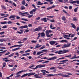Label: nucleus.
Returning a JSON list of instances; mask_svg holds the SVG:
<instances>
[{
	"instance_id": "51",
	"label": "nucleus",
	"mask_w": 79,
	"mask_h": 79,
	"mask_svg": "<svg viewBox=\"0 0 79 79\" xmlns=\"http://www.w3.org/2000/svg\"><path fill=\"white\" fill-rule=\"evenodd\" d=\"M16 76V77H19L20 76V75L19 74H17Z\"/></svg>"
},
{
	"instance_id": "38",
	"label": "nucleus",
	"mask_w": 79,
	"mask_h": 79,
	"mask_svg": "<svg viewBox=\"0 0 79 79\" xmlns=\"http://www.w3.org/2000/svg\"><path fill=\"white\" fill-rule=\"evenodd\" d=\"M37 42V40H36V41L32 40V41H31V42L32 43H33L34 44V43H35L36 42Z\"/></svg>"
},
{
	"instance_id": "55",
	"label": "nucleus",
	"mask_w": 79,
	"mask_h": 79,
	"mask_svg": "<svg viewBox=\"0 0 79 79\" xmlns=\"http://www.w3.org/2000/svg\"><path fill=\"white\" fill-rule=\"evenodd\" d=\"M44 60H40L38 61L37 63H40V62H42V61H44Z\"/></svg>"
},
{
	"instance_id": "4",
	"label": "nucleus",
	"mask_w": 79,
	"mask_h": 79,
	"mask_svg": "<svg viewBox=\"0 0 79 79\" xmlns=\"http://www.w3.org/2000/svg\"><path fill=\"white\" fill-rule=\"evenodd\" d=\"M42 29V27H39L35 29L34 31H40V30H41Z\"/></svg>"
},
{
	"instance_id": "18",
	"label": "nucleus",
	"mask_w": 79,
	"mask_h": 79,
	"mask_svg": "<svg viewBox=\"0 0 79 79\" xmlns=\"http://www.w3.org/2000/svg\"><path fill=\"white\" fill-rule=\"evenodd\" d=\"M14 53H12V54H11L10 55H9L8 56V58H9L10 57H11V56H13V55H14Z\"/></svg>"
},
{
	"instance_id": "10",
	"label": "nucleus",
	"mask_w": 79,
	"mask_h": 79,
	"mask_svg": "<svg viewBox=\"0 0 79 79\" xmlns=\"http://www.w3.org/2000/svg\"><path fill=\"white\" fill-rule=\"evenodd\" d=\"M35 74V73H28V76H32V75H34Z\"/></svg>"
},
{
	"instance_id": "23",
	"label": "nucleus",
	"mask_w": 79,
	"mask_h": 79,
	"mask_svg": "<svg viewBox=\"0 0 79 79\" xmlns=\"http://www.w3.org/2000/svg\"><path fill=\"white\" fill-rule=\"evenodd\" d=\"M22 5H25L26 4V2H25V0H23L22 2Z\"/></svg>"
},
{
	"instance_id": "48",
	"label": "nucleus",
	"mask_w": 79,
	"mask_h": 79,
	"mask_svg": "<svg viewBox=\"0 0 79 79\" xmlns=\"http://www.w3.org/2000/svg\"><path fill=\"white\" fill-rule=\"evenodd\" d=\"M1 24H7V22H1Z\"/></svg>"
},
{
	"instance_id": "62",
	"label": "nucleus",
	"mask_w": 79,
	"mask_h": 79,
	"mask_svg": "<svg viewBox=\"0 0 79 79\" xmlns=\"http://www.w3.org/2000/svg\"><path fill=\"white\" fill-rule=\"evenodd\" d=\"M48 76H53V75L52 74H49L48 75Z\"/></svg>"
},
{
	"instance_id": "14",
	"label": "nucleus",
	"mask_w": 79,
	"mask_h": 79,
	"mask_svg": "<svg viewBox=\"0 0 79 79\" xmlns=\"http://www.w3.org/2000/svg\"><path fill=\"white\" fill-rule=\"evenodd\" d=\"M46 18H44L43 19H41L42 20H43V21L44 22H47V20L46 19Z\"/></svg>"
},
{
	"instance_id": "26",
	"label": "nucleus",
	"mask_w": 79,
	"mask_h": 79,
	"mask_svg": "<svg viewBox=\"0 0 79 79\" xmlns=\"http://www.w3.org/2000/svg\"><path fill=\"white\" fill-rule=\"evenodd\" d=\"M68 47L67 46V44H64L63 46H62V48H66Z\"/></svg>"
},
{
	"instance_id": "39",
	"label": "nucleus",
	"mask_w": 79,
	"mask_h": 79,
	"mask_svg": "<svg viewBox=\"0 0 79 79\" xmlns=\"http://www.w3.org/2000/svg\"><path fill=\"white\" fill-rule=\"evenodd\" d=\"M22 20L23 21H28V20L27 19H25L24 18H22Z\"/></svg>"
},
{
	"instance_id": "32",
	"label": "nucleus",
	"mask_w": 79,
	"mask_h": 79,
	"mask_svg": "<svg viewBox=\"0 0 79 79\" xmlns=\"http://www.w3.org/2000/svg\"><path fill=\"white\" fill-rule=\"evenodd\" d=\"M23 42H25L26 40H27V38H24L23 39Z\"/></svg>"
},
{
	"instance_id": "8",
	"label": "nucleus",
	"mask_w": 79,
	"mask_h": 79,
	"mask_svg": "<svg viewBox=\"0 0 79 79\" xmlns=\"http://www.w3.org/2000/svg\"><path fill=\"white\" fill-rule=\"evenodd\" d=\"M55 6L53 5L52 7H49L48 8H47V10H50L52 9V8H55Z\"/></svg>"
},
{
	"instance_id": "45",
	"label": "nucleus",
	"mask_w": 79,
	"mask_h": 79,
	"mask_svg": "<svg viewBox=\"0 0 79 79\" xmlns=\"http://www.w3.org/2000/svg\"><path fill=\"white\" fill-rule=\"evenodd\" d=\"M10 52H9L7 53H6L5 54V56H6V55H10Z\"/></svg>"
},
{
	"instance_id": "46",
	"label": "nucleus",
	"mask_w": 79,
	"mask_h": 79,
	"mask_svg": "<svg viewBox=\"0 0 79 79\" xmlns=\"http://www.w3.org/2000/svg\"><path fill=\"white\" fill-rule=\"evenodd\" d=\"M8 59V57H5L2 58V60H3V61H5V60H7V59Z\"/></svg>"
},
{
	"instance_id": "61",
	"label": "nucleus",
	"mask_w": 79,
	"mask_h": 79,
	"mask_svg": "<svg viewBox=\"0 0 79 79\" xmlns=\"http://www.w3.org/2000/svg\"><path fill=\"white\" fill-rule=\"evenodd\" d=\"M23 73V71H21L17 73V74H20V73Z\"/></svg>"
},
{
	"instance_id": "44",
	"label": "nucleus",
	"mask_w": 79,
	"mask_h": 79,
	"mask_svg": "<svg viewBox=\"0 0 79 79\" xmlns=\"http://www.w3.org/2000/svg\"><path fill=\"white\" fill-rule=\"evenodd\" d=\"M15 55H16L17 56H19V55L18 52H16L15 54Z\"/></svg>"
},
{
	"instance_id": "13",
	"label": "nucleus",
	"mask_w": 79,
	"mask_h": 79,
	"mask_svg": "<svg viewBox=\"0 0 79 79\" xmlns=\"http://www.w3.org/2000/svg\"><path fill=\"white\" fill-rule=\"evenodd\" d=\"M16 16H15V15H11L10 16V17L9 18V19H11V18H13V19H15V17Z\"/></svg>"
},
{
	"instance_id": "33",
	"label": "nucleus",
	"mask_w": 79,
	"mask_h": 79,
	"mask_svg": "<svg viewBox=\"0 0 79 79\" xmlns=\"http://www.w3.org/2000/svg\"><path fill=\"white\" fill-rule=\"evenodd\" d=\"M45 46L44 45L43 46H42L40 49V50H42V49H43V48H45Z\"/></svg>"
},
{
	"instance_id": "41",
	"label": "nucleus",
	"mask_w": 79,
	"mask_h": 79,
	"mask_svg": "<svg viewBox=\"0 0 79 79\" xmlns=\"http://www.w3.org/2000/svg\"><path fill=\"white\" fill-rule=\"evenodd\" d=\"M1 6L2 8H3V9H6V7L5 6H3L2 5Z\"/></svg>"
},
{
	"instance_id": "17",
	"label": "nucleus",
	"mask_w": 79,
	"mask_h": 79,
	"mask_svg": "<svg viewBox=\"0 0 79 79\" xmlns=\"http://www.w3.org/2000/svg\"><path fill=\"white\" fill-rule=\"evenodd\" d=\"M62 77H69V76L67 75H63Z\"/></svg>"
},
{
	"instance_id": "54",
	"label": "nucleus",
	"mask_w": 79,
	"mask_h": 79,
	"mask_svg": "<svg viewBox=\"0 0 79 79\" xmlns=\"http://www.w3.org/2000/svg\"><path fill=\"white\" fill-rule=\"evenodd\" d=\"M32 16H33V15H28V17L29 18H31V17H32Z\"/></svg>"
},
{
	"instance_id": "53",
	"label": "nucleus",
	"mask_w": 79,
	"mask_h": 79,
	"mask_svg": "<svg viewBox=\"0 0 79 79\" xmlns=\"http://www.w3.org/2000/svg\"><path fill=\"white\" fill-rule=\"evenodd\" d=\"M7 27L6 26V25H5L4 26L2 27V28H3V29H5Z\"/></svg>"
},
{
	"instance_id": "47",
	"label": "nucleus",
	"mask_w": 79,
	"mask_h": 79,
	"mask_svg": "<svg viewBox=\"0 0 79 79\" xmlns=\"http://www.w3.org/2000/svg\"><path fill=\"white\" fill-rule=\"evenodd\" d=\"M39 44H36V46L35 47V48H39Z\"/></svg>"
},
{
	"instance_id": "37",
	"label": "nucleus",
	"mask_w": 79,
	"mask_h": 79,
	"mask_svg": "<svg viewBox=\"0 0 79 79\" xmlns=\"http://www.w3.org/2000/svg\"><path fill=\"white\" fill-rule=\"evenodd\" d=\"M24 9H25V7L24 6H22L21 7V10H24Z\"/></svg>"
},
{
	"instance_id": "22",
	"label": "nucleus",
	"mask_w": 79,
	"mask_h": 79,
	"mask_svg": "<svg viewBox=\"0 0 79 79\" xmlns=\"http://www.w3.org/2000/svg\"><path fill=\"white\" fill-rule=\"evenodd\" d=\"M71 25H72V27H73V28H74V29H76V26H75V25L73 24V23H71Z\"/></svg>"
},
{
	"instance_id": "24",
	"label": "nucleus",
	"mask_w": 79,
	"mask_h": 79,
	"mask_svg": "<svg viewBox=\"0 0 79 79\" xmlns=\"http://www.w3.org/2000/svg\"><path fill=\"white\" fill-rule=\"evenodd\" d=\"M5 2H8V3H12V2L9 1L8 0H5Z\"/></svg>"
},
{
	"instance_id": "27",
	"label": "nucleus",
	"mask_w": 79,
	"mask_h": 79,
	"mask_svg": "<svg viewBox=\"0 0 79 79\" xmlns=\"http://www.w3.org/2000/svg\"><path fill=\"white\" fill-rule=\"evenodd\" d=\"M6 41V40L0 39V42H4V41Z\"/></svg>"
},
{
	"instance_id": "31",
	"label": "nucleus",
	"mask_w": 79,
	"mask_h": 79,
	"mask_svg": "<svg viewBox=\"0 0 79 79\" xmlns=\"http://www.w3.org/2000/svg\"><path fill=\"white\" fill-rule=\"evenodd\" d=\"M77 9H78V7L75 8L74 10V11H75V12H77Z\"/></svg>"
},
{
	"instance_id": "5",
	"label": "nucleus",
	"mask_w": 79,
	"mask_h": 79,
	"mask_svg": "<svg viewBox=\"0 0 79 79\" xmlns=\"http://www.w3.org/2000/svg\"><path fill=\"white\" fill-rule=\"evenodd\" d=\"M28 27L27 26V25H25L24 26H22L21 27H19V28L20 29H24V28H27Z\"/></svg>"
},
{
	"instance_id": "12",
	"label": "nucleus",
	"mask_w": 79,
	"mask_h": 79,
	"mask_svg": "<svg viewBox=\"0 0 79 79\" xmlns=\"http://www.w3.org/2000/svg\"><path fill=\"white\" fill-rule=\"evenodd\" d=\"M57 58V57L54 56L52 57L51 58V60H56Z\"/></svg>"
},
{
	"instance_id": "2",
	"label": "nucleus",
	"mask_w": 79,
	"mask_h": 79,
	"mask_svg": "<svg viewBox=\"0 0 79 79\" xmlns=\"http://www.w3.org/2000/svg\"><path fill=\"white\" fill-rule=\"evenodd\" d=\"M73 1V0H71L70 1V3H71L72 4H73L74 3H77V4H79V1Z\"/></svg>"
},
{
	"instance_id": "11",
	"label": "nucleus",
	"mask_w": 79,
	"mask_h": 79,
	"mask_svg": "<svg viewBox=\"0 0 79 79\" xmlns=\"http://www.w3.org/2000/svg\"><path fill=\"white\" fill-rule=\"evenodd\" d=\"M53 27V24H51L50 25V28L51 29H56V27Z\"/></svg>"
},
{
	"instance_id": "29",
	"label": "nucleus",
	"mask_w": 79,
	"mask_h": 79,
	"mask_svg": "<svg viewBox=\"0 0 79 79\" xmlns=\"http://www.w3.org/2000/svg\"><path fill=\"white\" fill-rule=\"evenodd\" d=\"M47 18H53L55 17L54 16H47Z\"/></svg>"
},
{
	"instance_id": "1",
	"label": "nucleus",
	"mask_w": 79,
	"mask_h": 79,
	"mask_svg": "<svg viewBox=\"0 0 79 79\" xmlns=\"http://www.w3.org/2000/svg\"><path fill=\"white\" fill-rule=\"evenodd\" d=\"M69 51L68 50H64L63 51L60 50L59 51H57L55 52V53H58V54H63V53H67Z\"/></svg>"
},
{
	"instance_id": "28",
	"label": "nucleus",
	"mask_w": 79,
	"mask_h": 79,
	"mask_svg": "<svg viewBox=\"0 0 79 79\" xmlns=\"http://www.w3.org/2000/svg\"><path fill=\"white\" fill-rule=\"evenodd\" d=\"M42 53H43V52H39L37 53L36 55H40V54Z\"/></svg>"
},
{
	"instance_id": "3",
	"label": "nucleus",
	"mask_w": 79,
	"mask_h": 79,
	"mask_svg": "<svg viewBox=\"0 0 79 79\" xmlns=\"http://www.w3.org/2000/svg\"><path fill=\"white\" fill-rule=\"evenodd\" d=\"M46 35L48 37H50V35H49V33L48 32V30H46Z\"/></svg>"
},
{
	"instance_id": "64",
	"label": "nucleus",
	"mask_w": 79,
	"mask_h": 79,
	"mask_svg": "<svg viewBox=\"0 0 79 79\" xmlns=\"http://www.w3.org/2000/svg\"><path fill=\"white\" fill-rule=\"evenodd\" d=\"M13 29L14 30H17V29H18V28H16L15 27H13Z\"/></svg>"
},
{
	"instance_id": "15",
	"label": "nucleus",
	"mask_w": 79,
	"mask_h": 79,
	"mask_svg": "<svg viewBox=\"0 0 79 79\" xmlns=\"http://www.w3.org/2000/svg\"><path fill=\"white\" fill-rule=\"evenodd\" d=\"M26 14H27V12H24L22 13V15L23 16H26Z\"/></svg>"
},
{
	"instance_id": "59",
	"label": "nucleus",
	"mask_w": 79,
	"mask_h": 79,
	"mask_svg": "<svg viewBox=\"0 0 79 79\" xmlns=\"http://www.w3.org/2000/svg\"><path fill=\"white\" fill-rule=\"evenodd\" d=\"M46 2H51L52 1H53V0H46Z\"/></svg>"
},
{
	"instance_id": "58",
	"label": "nucleus",
	"mask_w": 79,
	"mask_h": 79,
	"mask_svg": "<svg viewBox=\"0 0 79 79\" xmlns=\"http://www.w3.org/2000/svg\"><path fill=\"white\" fill-rule=\"evenodd\" d=\"M12 22L11 21H9L7 23L8 24H12Z\"/></svg>"
},
{
	"instance_id": "9",
	"label": "nucleus",
	"mask_w": 79,
	"mask_h": 79,
	"mask_svg": "<svg viewBox=\"0 0 79 79\" xmlns=\"http://www.w3.org/2000/svg\"><path fill=\"white\" fill-rule=\"evenodd\" d=\"M49 43L51 45H54V44H55V41H51L49 42Z\"/></svg>"
},
{
	"instance_id": "49",
	"label": "nucleus",
	"mask_w": 79,
	"mask_h": 79,
	"mask_svg": "<svg viewBox=\"0 0 79 79\" xmlns=\"http://www.w3.org/2000/svg\"><path fill=\"white\" fill-rule=\"evenodd\" d=\"M57 75H58V76L60 75L59 76H62H62H63V74H62V73H59V74H57Z\"/></svg>"
},
{
	"instance_id": "50",
	"label": "nucleus",
	"mask_w": 79,
	"mask_h": 79,
	"mask_svg": "<svg viewBox=\"0 0 79 79\" xmlns=\"http://www.w3.org/2000/svg\"><path fill=\"white\" fill-rule=\"evenodd\" d=\"M29 31V30H26L24 31V32L25 33V32H28Z\"/></svg>"
},
{
	"instance_id": "63",
	"label": "nucleus",
	"mask_w": 79,
	"mask_h": 79,
	"mask_svg": "<svg viewBox=\"0 0 79 79\" xmlns=\"http://www.w3.org/2000/svg\"><path fill=\"white\" fill-rule=\"evenodd\" d=\"M73 21H77V19L76 17H74L73 18Z\"/></svg>"
},
{
	"instance_id": "43",
	"label": "nucleus",
	"mask_w": 79,
	"mask_h": 79,
	"mask_svg": "<svg viewBox=\"0 0 79 79\" xmlns=\"http://www.w3.org/2000/svg\"><path fill=\"white\" fill-rule=\"evenodd\" d=\"M32 7H33L34 8H35L36 9H37L36 8V7H35V5L32 4Z\"/></svg>"
},
{
	"instance_id": "36",
	"label": "nucleus",
	"mask_w": 79,
	"mask_h": 79,
	"mask_svg": "<svg viewBox=\"0 0 79 79\" xmlns=\"http://www.w3.org/2000/svg\"><path fill=\"white\" fill-rule=\"evenodd\" d=\"M62 19L63 21H65L66 20V18H65V17L64 16L62 17Z\"/></svg>"
},
{
	"instance_id": "40",
	"label": "nucleus",
	"mask_w": 79,
	"mask_h": 79,
	"mask_svg": "<svg viewBox=\"0 0 79 79\" xmlns=\"http://www.w3.org/2000/svg\"><path fill=\"white\" fill-rule=\"evenodd\" d=\"M50 69L52 70V69H56V67H52Z\"/></svg>"
},
{
	"instance_id": "25",
	"label": "nucleus",
	"mask_w": 79,
	"mask_h": 79,
	"mask_svg": "<svg viewBox=\"0 0 79 79\" xmlns=\"http://www.w3.org/2000/svg\"><path fill=\"white\" fill-rule=\"evenodd\" d=\"M34 66H35L34 64H32L29 67V68H34Z\"/></svg>"
},
{
	"instance_id": "42",
	"label": "nucleus",
	"mask_w": 79,
	"mask_h": 79,
	"mask_svg": "<svg viewBox=\"0 0 79 79\" xmlns=\"http://www.w3.org/2000/svg\"><path fill=\"white\" fill-rule=\"evenodd\" d=\"M41 3V2L40 1H39L38 2V3H37V5H40V3Z\"/></svg>"
},
{
	"instance_id": "35",
	"label": "nucleus",
	"mask_w": 79,
	"mask_h": 79,
	"mask_svg": "<svg viewBox=\"0 0 79 79\" xmlns=\"http://www.w3.org/2000/svg\"><path fill=\"white\" fill-rule=\"evenodd\" d=\"M71 45V43H69L67 44V47H69Z\"/></svg>"
},
{
	"instance_id": "56",
	"label": "nucleus",
	"mask_w": 79,
	"mask_h": 79,
	"mask_svg": "<svg viewBox=\"0 0 79 79\" xmlns=\"http://www.w3.org/2000/svg\"><path fill=\"white\" fill-rule=\"evenodd\" d=\"M64 73L67 74H68V75H72V73Z\"/></svg>"
},
{
	"instance_id": "57",
	"label": "nucleus",
	"mask_w": 79,
	"mask_h": 79,
	"mask_svg": "<svg viewBox=\"0 0 79 79\" xmlns=\"http://www.w3.org/2000/svg\"><path fill=\"white\" fill-rule=\"evenodd\" d=\"M31 52V50H27L25 52V53H28V52Z\"/></svg>"
},
{
	"instance_id": "19",
	"label": "nucleus",
	"mask_w": 79,
	"mask_h": 79,
	"mask_svg": "<svg viewBox=\"0 0 79 79\" xmlns=\"http://www.w3.org/2000/svg\"><path fill=\"white\" fill-rule=\"evenodd\" d=\"M2 64H3V66L2 68H4V67H5V66H6V62H3L2 63Z\"/></svg>"
},
{
	"instance_id": "6",
	"label": "nucleus",
	"mask_w": 79,
	"mask_h": 79,
	"mask_svg": "<svg viewBox=\"0 0 79 79\" xmlns=\"http://www.w3.org/2000/svg\"><path fill=\"white\" fill-rule=\"evenodd\" d=\"M45 65H37V67L39 68H43V67H45Z\"/></svg>"
},
{
	"instance_id": "60",
	"label": "nucleus",
	"mask_w": 79,
	"mask_h": 79,
	"mask_svg": "<svg viewBox=\"0 0 79 79\" xmlns=\"http://www.w3.org/2000/svg\"><path fill=\"white\" fill-rule=\"evenodd\" d=\"M32 26V24H29L28 25V27H31Z\"/></svg>"
},
{
	"instance_id": "16",
	"label": "nucleus",
	"mask_w": 79,
	"mask_h": 79,
	"mask_svg": "<svg viewBox=\"0 0 79 79\" xmlns=\"http://www.w3.org/2000/svg\"><path fill=\"white\" fill-rule=\"evenodd\" d=\"M60 42H67V43H68V41H67V40H62L61 41H60Z\"/></svg>"
},
{
	"instance_id": "30",
	"label": "nucleus",
	"mask_w": 79,
	"mask_h": 79,
	"mask_svg": "<svg viewBox=\"0 0 79 79\" xmlns=\"http://www.w3.org/2000/svg\"><path fill=\"white\" fill-rule=\"evenodd\" d=\"M68 61V60H61L60 61V62H66V61Z\"/></svg>"
},
{
	"instance_id": "52",
	"label": "nucleus",
	"mask_w": 79,
	"mask_h": 79,
	"mask_svg": "<svg viewBox=\"0 0 79 79\" xmlns=\"http://www.w3.org/2000/svg\"><path fill=\"white\" fill-rule=\"evenodd\" d=\"M5 62H8V61H10V60L8 59H6L5 60H4Z\"/></svg>"
},
{
	"instance_id": "7",
	"label": "nucleus",
	"mask_w": 79,
	"mask_h": 79,
	"mask_svg": "<svg viewBox=\"0 0 79 79\" xmlns=\"http://www.w3.org/2000/svg\"><path fill=\"white\" fill-rule=\"evenodd\" d=\"M41 37H45V34L44 32H42L41 33Z\"/></svg>"
},
{
	"instance_id": "34",
	"label": "nucleus",
	"mask_w": 79,
	"mask_h": 79,
	"mask_svg": "<svg viewBox=\"0 0 79 79\" xmlns=\"http://www.w3.org/2000/svg\"><path fill=\"white\" fill-rule=\"evenodd\" d=\"M50 22H52V23H55V20H54V19L52 20L51 19L50 20Z\"/></svg>"
},
{
	"instance_id": "21",
	"label": "nucleus",
	"mask_w": 79,
	"mask_h": 79,
	"mask_svg": "<svg viewBox=\"0 0 79 79\" xmlns=\"http://www.w3.org/2000/svg\"><path fill=\"white\" fill-rule=\"evenodd\" d=\"M34 77L36 78H40V77L38 75H37V74L35 75H34Z\"/></svg>"
},
{
	"instance_id": "20",
	"label": "nucleus",
	"mask_w": 79,
	"mask_h": 79,
	"mask_svg": "<svg viewBox=\"0 0 79 79\" xmlns=\"http://www.w3.org/2000/svg\"><path fill=\"white\" fill-rule=\"evenodd\" d=\"M29 54H30L29 53L24 54H23L22 56H27V55H29Z\"/></svg>"
}]
</instances>
